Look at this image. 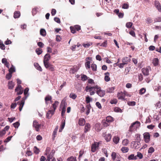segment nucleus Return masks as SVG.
Segmentation results:
<instances>
[{
	"mask_svg": "<svg viewBox=\"0 0 161 161\" xmlns=\"http://www.w3.org/2000/svg\"><path fill=\"white\" fill-rule=\"evenodd\" d=\"M140 125V123L138 121H136L132 123L129 127V132L127 133V136H130L132 132L133 131L134 129H136Z\"/></svg>",
	"mask_w": 161,
	"mask_h": 161,
	"instance_id": "1",
	"label": "nucleus"
},
{
	"mask_svg": "<svg viewBox=\"0 0 161 161\" xmlns=\"http://www.w3.org/2000/svg\"><path fill=\"white\" fill-rule=\"evenodd\" d=\"M67 103L65 101L63 100L60 104V107L62 108L61 115L63 116L64 115L66 111V107L67 106Z\"/></svg>",
	"mask_w": 161,
	"mask_h": 161,
	"instance_id": "2",
	"label": "nucleus"
},
{
	"mask_svg": "<svg viewBox=\"0 0 161 161\" xmlns=\"http://www.w3.org/2000/svg\"><path fill=\"white\" fill-rule=\"evenodd\" d=\"M127 94V92L125 91L124 92H118L117 94V97L119 99L124 100L125 97Z\"/></svg>",
	"mask_w": 161,
	"mask_h": 161,
	"instance_id": "3",
	"label": "nucleus"
},
{
	"mask_svg": "<svg viewBox=\"0 0 161 161\" xmlns=\"http://www.w3.org/2000/svg\"><path fill=\"white\" fill-rule=\"evenodd\" d=\"M143 135L145 142L147 143L149 142L150 141V135L149 133H145Z\"/></svg>",
	"mask_w": 161,
	"mask_h": 161,
	"instance_id": "4",
	"label": "nucleus"
},
{
	"mask_svg": "<svg viewBox=\"0 0 161 161\" xmlns=\"http://www.w3.org/2000/svg\"><path fill=\"white\" fill-rule=\"evenodd\" d=\"M41 126V125L39 124L36 120H34L33 123V126L35 128L36 130L37 131H39V128Z\"/></svg>",
	"mask_w": 161,
	"mask_h": 161,
	"instance_id": "5",
	"label": "nucleus"
},
{
	"mask_svg": "<svg viewBox=\"0 0 161 161\" xmlns=\"http://www.w3.org/2000/svg\"><path fill=\"white\" fill-rule=\"evenodd\" d=\"M99 144V142H95L92 145L91 151L92 152H94L96 151V149L98 148Z\"/></svg>",
	"mask_w": 161,
	"mask_h": 161,
	"instance_id": "6",
	"label": "nucleus"
},
{
	"mask_svg": "<svg viewBox=\"0 0 161 161\" xmlns=\"http://www.w3.org/2000/svg\"><path fill=\"white\" fill-rule=\"evenodd\" d=\"M150 70V67H148L142 69V71L143 75L145 76L148 75L149 74V70Z\"/></svg>",
	"mask_w": 161,
	"mask_h": 161,
	"instance_id": "7",
	"label": "nucleus"
},
{
	"mask_svg": "<svg viewBox=\"0 0 161 161\" xmlns=\"http://www.w3.org/2000/svg\"><path fill=\"white\" fill-rule=\"evenodd\" d=\"M97 93L101 97H103L105 95V91L104 90L99 89L97 91Z\"/></svg>",
	"mask_w": 161,
	"mask_h": 161,
	"instance_id": "8",
	"label": "nucleus"
},
{
	"mask_svg": "<svg viewBox=\"0 0 161 161\" xmlns=\"http://www.w3.org/2000/svg\"><path fill=\"white\" fill-rule=\"evenodd\" d=\"M155 6L158 11L161 12V6L159 2L156 1L155 2Z\"/></svg>",
	"mask_w": 161,
	"mask_h": 161,
	"instance_id": "9",
	"label": "nucleus"
},
{
	"mask_svg": "<svg viewBox=\"0 0 161 161\" xmlns=\"http://www.w3.org/2000/svg\"><path fill=\"white\" fill-rule=\"evenodd\" d=\"M54 111L52 110H49L46 114V117L48 119L50 118L53 114H54Z\"/></svg>",
	"mask_w": 161,
	"mask_h": 161,
	"instance_id": "10",
	"label": "nucleus"
},
{
	"mask_svg": "<svg viewBox=\"0 0 161 161\" xmlns=\"http://www.w3.org/2000/svg\"><path fill=\"white\" fill-rule=\"evenodd\" d=\"M132 144H133V147L135 149H138L140 147V143L138 142L133 141L131 142Z\"/></svg>",
	"mask_w": 161,
	"mask_h": 161,
	"instance_id": "11",
	"label": "nucleus"
},
{
	"mask_svg": "<svg viewBox=\"0 0 161 161\" xmlns=\"http://www.w3.org/2000/svg\"><path fill=\"white\" fill-rule=\"evenodd\" d=\"M90 58V57H88L86 59V62L85 63V65L86 69H89L90 67V61L88 60Z\"/></svg>",
	"mask_w": 161,
	"mask_h": 161,
	"instance_id": "12",
	"label": "nucleus"
},
{
	"mask_svg": "<svg viewBox=\"0 0 161 161\" xmlns=\"http://www.w3.org/2000/svg\"><path fill=\"white\" fill-rule=\"evenodd\" d=\"M14 86V83L12 81H8V87L9 89H12Z\"/></svg>",
	"mask_w": 161,
	"mask_h": 161,
	"instance_id": "13",
	"label": "nucleus"
},
{
	"mask_svg": "<svg viewBox=\"0 0 161 161\" xmlns=\"http://www.w3.org/2000/svg\"><path fill=\"white\" fill-rule=\"evenodd\" d=\"M50 58V56L49 54L48 53L46 54L44 57L43 62H48Z\"/></svg>",
	"mask_w": 161,
	"mask_h": 161,
	"instance_id": "14",
	"label": "nucleus"
},
{
	"mask_svg": "<svg viewBox=\"0 0 161 161\" xmlns=\"http://www.w3.org/2000/svg\"><path fill=\"white\" fill-rule=\"evenodd\" d=\"M104 75L105 76L104 77V80L105 81L108 82L110 80V78L109 77V73L108 72L105 73Z\"/></svg>",
	"mask_w": 161,
	"mask_h": 161,
	"instance_id": "15",
	"label": "nucleus"
},
{
	"mask_svg": "<svg viewBox=\"0 0 161 161\" xmlns=\"http://www.w3.org/2000/svg\"><path fill=\"white\" fill-rule=\"evenodd\" d=\"M79 124L80 126H83L85 124V121L84 119L80 118L79 120Z\"/></svg>",
	"mask_w": 161,
	"mask_h": 161,
	"instance_id": "16",
	"label": "nucleus"
},
{
	"mask_svg": "<svg viewBox=\"0 0 161 161\" xmlns=\"http://www.w3.org/2000/svg\"><path fill=\"white\" fill-rule=\"evenodd\" d=\"M20 15V14L19 11H16L14 13V17L15 19H16L19 17Z\"/></svg>",
	"mask_w": 161,
	"mask_h": 161,
	"instance_id": "17",
	"label": "nucleus"
},
{
	"mask_svg": "<svg viewBox=\"0 0 161 161\" xmlns=\"http://www.w3.org/2000/svg\"><path fill=\"white\" fill-rule=\"evenodd\" d=\"M91 126L88 123H86L85 127L84 132L86 133L90 129Z\"/></svg>",
	"mask_w": 161,
	"mask_h": 161,
	"instance_id": "18",
	"label": "nucleus"
},
{
	"mask_svg": "<svg viewBox=\"0 0 161 161\" xmlns=\"http://www.w3.org/2000/svg\"><path fill=\"white\" fill-rule=\"evenodd\" d=\"M137 159L136 156H135L134 154H132L129 156L128 157V159L129 160H135Z\"/></svg>",
	"mask_w": 161,
	"mask_h": 161,
	"instance_id": "19",
	"label": "nucleus"
},
{
	"mask_svg": "<svg viewBox=\"0 0 161 161\" xmlns=\"http://www.w3.org/2000/svg\"><path fill=\"white\" fill-rule=\"evenodd\" d=\"M115 89L114 87H109L106 89V91L108 93H113L114 92V90Z\"/></svg>",
	"mask_w": 161,
	"mask_h": 161,
	"instance_id": "20",
	"label": "nucleus"
},
{
	"mask_svg": "<svg viewBox=\"0 0 161 161\" xmlns=\"http://www.w3.org/2000/svg\"><path fill=\"white\" fill-rule=\"evenodd\" d=\"M34 66L38 70L40 71H42V69L41 67L39 65V64L36 63H34Z\"/></svg>",
	"mask_w": 161,
	"mask_h": 161,
	"instance_id": "21",
	"label": "nucleus"
},
{
	"mask_svg": "<svg viewBox=\"0 0 161 161\" xmlns=\"http://www.w3.org/2000/svg\"><path fill=\"white\" fill-rule=\"evenodd\" d=\"M113 120V118L111 116H107L106 118V121L108 123L112 122Z\"/></svg>",
	"mask_w": 161,
	"mask_h": 161,
	"instance_id": "22",
	"label": "nucleus"
},
{
	"mask_svg": "<svg viewBox=\"0 0 161 161\" xmlns=\"http://www.w3.org/2000/svg\"><path fill=\"white\" fill-rule=\"evenodd\" d=\"M105 139L107 142H109L111 139V136L110 134L106 135L105 136Z\"/></svg>",
	"mask_w": 161,
	"mask_h": 161,
	"instance_id": "23",
	"label": "nucleus"
},
{
	"mask_svg": "<svg viewBox=\"0 0 161 161\" xmlns=\"http://www.w3.org/2000/svg\"><path fill=\"white\" fill-rule=\"evenodd\" d=\"M46 103V104H47L48 101H51L52 100V97L49 96H47L45 99Z\"/></svg>",
	"mask_w": 161,
	"mask_h": 161,
	"instance_id": "24",
	"label": "nucleus"
},
{
	"mask_svg": "<svg viewBox=\"0 0 161 161\" xmlns=\"http://www.w3.org/2000/svg\"><path fill=\"white\" fill-rule=\"evenodd\" d=\"M8 71L9 73L12 74L13 72L15 71V69L14 66L12 65L11 67L9 69Z\"/></svg>",
	"mask_w": 161,
	"mask_h": 161,
	"instance_id": "25",
	"label": "nucleus"
},
{
	"mask_svg": "<svg viewBox=\"0 0 161 161\" xmlns=\"http://www.w3.org/2000/svg\"><path fill=\"white\" fill-rule=\"evenodd\" d=\"M24 103V100H22L21 101L20 103L19 104V111H21L22 110Z\"/></svg>",
	"mask_w": 161,
	"mask_h": 161,
	"instance_id": "26",
	"label": "nucleus"
},
{
	"mask_svg": "<svg viewBox=\"0 0 161 161\" xmlns=\"http://www.w3.org/2000/svg\"><path fill=\"white\" fill-rule=\"evenodd\" d=\"M53 151H52V154L51 153L50 154H49L47 157V158L46 160V161H50L51 159L53 157V153H54V152H53Z\"/></svg>",
	"mask_w": 161,
	"mask_h": 161,
	"instance_id": "27",
	"label": "nucleus"
},
{
	"mask_svg": "<svg viewBox=\"0 0 161 161\" xmlns=\"http://www.w3.org/2000/svg\"><path fill=\"white\" fill-rule=\"evenodd\" d=\"M46 31L45 29H42L40 30V34L42 36H44L46 35Z\"/></svg>",
	"mask_w": 161,
	"mask_h": 161,
	"instance_id": "28",
	"label": "nucleus"
},
{
	"mask_svg": "<svg viewBox=\"0 0 161 161\" xmlns=\"http://www.w3.org/2000/svg\"><path fill=\"white\" fill-rule=\"evenodd\" d=\"M121 150L123 153H126L128 151L129 148L127 147H122Z\"/></svg>",
	"mask_w": 161,
	"mask_h": 161,
	"instance_id": "29",
	"label": "nucleus"
},
{
	"mask_svg": "<svg viewBox=\"0 0 161 161\" xmlns=\"http://www.w3.org/2000/svg\"><path fill=\"white\" fill-rule=\"evenodd\" d=\"M119 138L117 136H115L113 139V142L117 144L119 141Z\"/></svg>",
	"mask_w": 161,
	"mask_h": 161,
	"instance_id": "30",
	"label": "nucleus"
},
{
	"mask_svg": "<svg viewBox=\"0 0 161 161\" xmlns=\"http://www.w3.org/2000/svg\"><path fill=\"white\" fill-rule=\"evenodd\" d=\"M38 8L37 7L34 8L32 9V14L33 15H35L38 12Z\"/></svg>",
	"mask_w": 161,
	"mask_h": 161,
	"instance_id": "31",
	"label": "nucleus"
},
{
	"mask_svg": "<svg viewBox=\"0 0 161 161\" xmlns=\"http://www.w3.org/2000/svg\"><path fill=\"white\" fill-rule=\"evenodd\" d=\"M158 60L157 58H154L153 61V63L155 66L158 65Z\"/></svg>",
	"mask_w": 161,
	"mask_h": 161,
	"instance_id": "32",
	"label": "nucleus"
},
{
	"mask_svg": "<svg viewBox=\"0 0 161 161\" xmlns=\"http://www.w3.org/2000/svg\"><path fill=\"white\" fill-rule=\"evenodd\" d=\"M67 161H76V158L75 157L71 156L67 159Z\"/></svg>",
	"mask_w": 161,
	"mask_h": 161,
	"instance_id": "33",
	"label": "nucleus"
},
{
	"mask_svg": "<svg viewBox=\"0 0 161 161\" xmlns=\"http://www.w3.org/2000/svg\"><path fill=\"white\" fill-rule=\"evenodd\" d=\"M129 142V140L127 139H125L122 141V144L124 146H127Z\"/></svg>",
	"mask_w": 161,
	"mask_h": 161,
	"instance_id": "34",
	"label": "nucleus"
},
{
	"mask_svg": "<svg viewBox=\"0 0 161 161\" xmlns=\"http://www.w3.org/2000/svg\"><path fill=\"white\" fill-rule=\"evenodd\" d=\"M130 61V59L127 57H125L122 59V62H125L127 63L129 62Z\"/></svg>",
	"mask_w": 161,
	"mask_h": 161,
	"instance_id": "35",
	"label": "nucleus"
},
{
	"mask_svg": "<svg viewBox=\"0 0 161 161\" xmlns=\"http://www.w3.org/2000/svg\"><path fill=\"white\" fill-rule=\"evenodd\" d=\"M92 69L93 71L97 70V65L95 64H92L91 66Z\"/></svg>",
	"mask_w": 161,
	"mask_h": 161,
	"instance_id": "36",
	"label": "nucleus"
},
{
	"mask_svg": "<svg viewBox=\"0 0 161 161\" xmlns=\"http://www.w3.org/2000/svg\"><path fill=\"white\" fill-rule=\"evenodd\" d=\"M114 111L116 112H119L121 113L122 112V110L119 108L116 107H115L114 109Z\"/></svg>",
	"mask_w": 161,
	"mask_h": 161,
	"instance_id": "37",
	"label": "nucleus"
},
{
	"mask_svg": "<svg viewBox=\"0 0 161 161\" xmlns=\"http://www.w3.org/2000/svg\"><path fill=\"white\" fill-rule=\"evenodd\" d=\"M58 101H55L54 103L53 104V109L52 110H54L55 111L57 107V105H58Z\"/></svg>",
	"mask_w": 161,
	"mask_h": 161,
	"instance_id": "38",
	"label": "nucleus"
},
{
	"mask_svg": "<svg viewBox=\"0 0 161 161\" xmlns=\"http://www.w3.org/2000/svg\"><path fill=\"white\" fill-rule=\"evenodd\" d=\"M146 21L147 24H149L152 23L153 20L150 18L148 17L146 19Z\"/></svg>",
	"mask_w": 161,
	"mask_h": 161,
	"instance_id": "39",
	"label": "nucleus"
},
{
	"mask_svg": "<svg viewBox=\"0 0 161 161\" xmlns=\"http://www.w3.org/2000/svg\"><path fill=\"white\" fill-rule=\"evenodd\" d=\"M44 66L47 69H49L51 64H50L48 62H43Z\"/></svg>",
	"mask_w": 161,
	"mask_h": 161,
	"instance_id": "40",
	"label": "nucleus"
},
{
	"mask_svg": "<svg viewBox=\"0 0 161 161\" xmlns=\"http://www.w3.org/2000/svg\"><path fill=\"white\" fill-rule=\"evenodd\" d=\"M36 52L38 55H40L42 53V49L37 48L36 49Z\"/></svg>",
	"mask_w": 161,
	"mask_h": 161,
	"instance_id": "41",
	"label": "nucleus"
},
{
	"mask_svg": "<svg viewBox=\"0 0 161 161\" xmlns=\"http://www.w3.org/2000/svg\"><path fill=\"white\" fill-rule=\"evenodd\" d=\"M69 97L73 99H75L76 98L77 96L74 93H71L69 95Z\"/></svg>",
	"mask_w": 161,
	"mask_h": 161,
	"instance_id": "42",
	"label": "nucleus"
},
{
	"mask_svg": "<svg viewBox=\"0 0 161 161\" xmlns=\"http://www.w3.org/2000/svg\"><path fill=\"white\" fill-rule=\"evenodd\" d=\"M133 25V23L131 22H127L126 24V26L127 28H130Z\"/></svg>",
	"mask_w": 161,
	"mask_h": 161,
	"instance_id": "43",
	"label": "nucleus"
},
{
	"mask_svg": "<svg viewBox=\"0 0 161 161\" xmlns=\"http://www.w3.org/2000/svg\"><path fill=\"white\" fill-rule=\"evenodd\" d=\"M146 92V89L144 88H141L140 90H139V93L141 95H142L143 94Z\"/></svg>",
	"mask_w": 161,
	"mask_h": 161,
	"instance_id": "44",
	"label": "nucleus"
},
{
	"mask_svg": "<svg viewBox=\"0 0 161 161\" xmlns=\"http://www.w3.org/2000/svg\"><path fill=\"white\" fill-rule=\"evenodd\" d=\"M23 89L21 86L20 85H18L15 88V92L20 91V90Z\"/></svg>",
	"mask_w": 161,
	"mask_h": 161,
	"instance_id": "45",
	"label": "nucleus"
},
{
	"mask_svg": "<svg viewBox=\"0 0 161 161\" xmlns=\"http://www.w3.org/2000/svg\"><path fill=\"white\" fill-rule=\"evenodd\" d=\"M12 74L9 72L6 75V78L8 80H9L12 77Z\"/></svg>",
	"mask_w": 161,
	"mask_h": 161,
	"instance_id": "46",
	"label": "nucleus"
},
{
	"mask_svg": "<svg viewBox=\"0 0 161 161\" xmlns=\"http://www.w3.org/2000/svg\"><path fill=\"white\" fill-rule=\"evenodd\" d=\"M19 125L20 124L19 122H16L13 124L14 127L16 128H18Z\"/></svg>",
	"mask_w": 161,
	"mask_h": 161,
	"instance_id": "47",
	"label": "nucleus"
},
{
	"mask_svg": "<svg viewBox=\"0 0 161 161\" xmlns=\"http://www.w3.org/2000/svg\"><path fill=\"white\" fill-rule=\"evenodd\" d=\"M154 151V149L153 147H150L148 150V153H152Z\"/></svg>",
	"mask_w": 161,
	"mask_h": 161,
	"instance_id": "48",
	"label": "nucleus"
},
{
	"mask_svg": "<svg viewBox=\"0 0 161 161\" xmlns=\"http://www.w3.org/2000/svg\"><path fill=\"white\" fill-rule=\"evenodd\" d=\"M34 153L36 154H38L39 153V150L36 146L34 147Z\"/></svg>",
	"mask_w": 161,
	"mask_h": 161,
	"instance_id": "49",
	"label": "nucleus"
},
{
	"mask_svg": "<svg viewBox=\"0 0 161 161\" xmlns=\"http://www.w3.org/2000/svg\"><path fill=\"white\" fill-rule=\"evenodd\" d=\"M93 87H89L88 86H86V91H88L89 92H91L92 89H93Z\"/></svg>",
	"mask_w": 161,
	"mask_h": 161,
	"instance_id": "50",
	"label": "nucleus"
},
{
	"mask_svg": "<svg viewBox=\"0 0 161 161\" xmlns=\"http://www.w3.org/2000/svg\"><path fill=\"white\" fill-rule=\"evenodd\" d=\"M111 156L113 160H114L116 157V154L115 153L113 152L112 153Z\"/></svg>",
	"mask_w": 161,
	"mask_h": 161,
	"instance_id": "51",
	"label": "nucleus"
},
{
	"mask_svg": "<svg viewBox=\"0 0 161 161\" xmlns=\"http://www.w3.org/2000/svg\"><path fill=\"white\" fill-rule=\"evenodd\" d=\"M86 101L87 103H89L92 100V99H91L89 96H87L86 97Z\"/></svg>",
	"mask_w": 161,
	"mask_h": 161,
	"instance_id": "52",
	"label": "nucleus"
},
{
	"mask_svg": "<svg viewBox=\"0 0 161 161\" xmlns=\"http://www.w3.org/2000/svg\"><path fill=\"white\" fill-rule=\"evenodd\" d=\"M103 125L104 127H107L109 125V123H108L106 120L103 121Z\"/></svg>",
	"mask_w": 161,
	"mask_h": 161,
	"instance_id": "53",
	"label": "nucleus"
},
{
	"mask_svg": "<svg viewBox=\"0 0 161 161\" xmlns=\"http://www.w3.org/2000/svg\"><path fill=\"white\" fill-rule=\"evenodd\" d=\"M117 102V100L116 99H114L113 100H111L110 103L111 104H116Z\"/></svg>",
	"mask_w": 161,
	"mask_h": 161,
	"instance_id": "54",
	"label": "nucleus"
},
{
	"mask_svg": "<svg viewBox=\"0 0 161 161\" xmlns=\"http://www.w3.org/2000/svg\"><path fill=\"white\" fill-rule=\"evenodd\" d=\"M70 28L71 30V33L74 34L76 32V30L74 27H73L72 26H70Z\"/></svg>",
	"mask_w": 161,
	"mask_h": 161,
	"instance_id": "55",
	"label": "nucleus"
},
{
	"mask_svg": "<svg viewBox=\"0 0 161 161\" xmlns=\"http://www.w3.org/2000/svg\"><path fill=\"white\" fill-rule=\"evenodd\" d=\"M12 136H9L4 141V142H9L11 139V138H12Z\"/></svg>",
	"mask_w": 161,
	"mask_h": 161,
	"instance_id": "56",
	"label": "nucleus"
},
{
	"mask_svg": "<svg viewBox=\"0 0 161 161\" xmlns=\"http://www.w3.org/2000/svg\"><path fill=\"white\" fill-rule=\"evenodd\" d=\"M128 104L129 105L133 106L136 105V102L134 101L129 102L128 103Z\"/></svg>",
	"mask_w": 161,
	"mask_h": 161,
	"instance_id": "57",
	"label": "nucleus"
},
{
	"mask_svg": "<svg viewBox=\"0 0 161 161\" xmlns=\"http://www.w3.org/2000/svg\"><path fill=\"white\" fill-rule=\"evenodd\" d=\"M136 157H138L140 159H141L142 158L143 155L140 152H137V155L136 156Z\"/></svg>",
	"mask_w": 161,
	"mask_h": 161,
	"instance_id": "58",
	"label": "nucleus"
},
{
	"mask_svg": "<svg viewBox=\"0 0 161 161\" xmlns=\"http://www.w3.org/2000/svg\"><path fill=\"white\" fill-rule=\"evenodd\" d=\"M128 7V5L126 3H124L122 6V8L124 9H127Z\"/></svg>",
	"mask_w": 161,
	"mask_h": 161,
	"instance_id": "59",
	"label": "nucleus"
},
{
	"mask_svg": "<svg viewBox=\"0 0 161 161\" xmlns=\"http://www.w3.org/2000/svg\"><path fill=\"white\" fill-rule=\"evenodd\" d=\"M81 79L84 81H85L87 79V76L84 75H83L81 76Z\"/></svg>",
	"mask_w": 161,
	"mask_h": 161,
	"instance_id": "60",
	"label": "nucleus"
},
{
	"mask_svg": "<svg viewBox=\"0 0 161 161\" xmlns=\"http://www.w3.org/2000/svg\"><path fill=\"white\" fill-rule=\"evenodd\" d=\"M56 13V10L55 9L53 8L52 9L51 14L52 16H54Z\"/></svg>",
	"mask_w": 161,
	"mask_h": 161,
	"instance_id": "61",
	"label": "nucleus"
},
{
	"mask_svg": "<svg viewBox=\"0 0 161 161\" xmlns=\"http://www.w3.org/2000/svg\"><path fill=\"white\" fill-rule=\"evenodd\" d=\"M54 20L58 23L60 24V19L58 17H55L54 18Z\"/></svg>",
	"mask_w": 161,
	"mask_h": 161,
	"instance_id": "62",
	"label": "nucleus"
},
{
	"mask_svg": "<svg viewBox=\"0 0 161 161\" xmlns=\"http://www.w3.org/2000/svg\"><path fill=\"white\" fill-rule=\"evenodd\" d=\"M92 43H88L86 44H84L83 46L85 47H89L90 46L92 45Z\"/></svg>",
	"mask_w": 161,
	"mask_h": 161,
	"instance_id": "63",
	"label": "nucleus"
},
{
	"mask_svg": "<svg viewBox=\"0 0 161 161\" xmlns=\"http://www.w3.org/2000/svg\"><path fill=\"white\" fill-rule=\"evenodd\" d=\"M0 48L3 50H4L5 48V47L3 43H0Z\"/></svg>",
	"mask_w": 161,
	"mask_h": 161,
	"instance_id": "64",
	"label": "nucleus"
}]
</instances>
